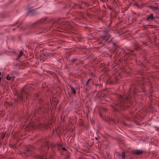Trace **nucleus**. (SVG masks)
<instances>
[{
	"label": "nucleus",
	"mask_w": 159,
	"mask_h": 159,
	"mask_svg": "<svg viewBox=\"0 0 159 159\" xmlns=\"http://www.w3.org/2000/svg\"><path fill=\"white\" fill-rule=\"evenodd\" d=\"M61 149L64 151H66V148L64 147H63L62 146L61 147Z\"/></svg>",
	"instance_id": "obj_7"
},
{
	"label": "nucleus",
	"mask_w": 159,
	"mask_h": 159,
	"mask_svg": "<svg viewBox=\"0 0 159 159\" xmlns=\"http://www.w3.org/2000/svg\"><path fill=\"white\" fill-rule=\"evenodd\" d=\"M6 133V132L4 133L3 134H2V138H3L4 137Z\"/></svg>",
	"instance_id": "obj_9"
},
{
	"label": "nucleus",
	"mask_w": 159,
	"mask_h": 159,
	"mask_svg": "<svg viewBox=\"0 0 159 159\" xmlns=\"http://www.w3.org/2000/svg\"><path fill=\"white\" fill-rule=\"evenodd\" d=\"M22 52L21 50L19 54L18 55L17 57V59H18L20 58L22 56Z\"/></svg>",
	"instance_id": "obj_5"
},
{
	"label": "nucleus",
	"mask_w": 159,
	"mask_h": 159,
	"mask_svg": "<svg viewBox=\"0 0 159 159\" xmlns=\"http://www.w3.org/2000/svg\"><path fill=\"white\" fill-rule=\"evenodd\" d=\"M157 7H153L152 8V9L153 10H154V11H155V10H157Z\"/></svg>",
	"instance_id": "obj_8"
},
{
	"label": "nucleus",
	"mask_w": 159,
	"mask_h": 159,
	"mask_svg": "<svg viewBox=\"0 0 159 159\" xmlns=\"http://www.w3.org/2000/svg\"><path fill=\"white\" fill-rule=\"evenodd\" d=\"M153 19V15L151 14L147 18V20H152Z\"/></svg>",
	"instance_id": "obj_3"
},
{
	"label": "nucleus",
	"mask_w": 159,
	"mask_h": 159,
	"mask_svg": "<svg viewBox=\"0 0 159 159\" xmlns=\"http://www.w3.org/2000/svg\"><path fill=\"white\" fill-rule=\"evenodd\" d=\"M95 139H96V140H97V139H98V138H97L95 137Z\"/></svg>",
	"instance_id": "obj_10"
},
{
	"label": "nucleus",
	"mask_w": 159,
	"mask_h": 159,
	"mask_svg": "<svg viewBox=\"0 0 159 159\" xmlns=\"http://www.w3.org/2000/svg\"><path fill=\"white\" fill-rule=\"evenodd\" d=\"M122 159H125V155L123 152H122Z\"/></svg>",
	"instance_id": "obj_6"
},
{
	"label": "nucleus",
	"mask_w": 159,
	"mask_h": 159,
	"mask_svg": "<svg viewBox=\"0 0 159 159\" xmlns=\"http://www.w3.org/2000/svg\"><path fill=\"white\" fill-rule=\"evenodd\" d=\"M1 75V72H0V75Z\"/></svg>",
	"instance_id": "obj_13"
},
{
	"label": "nucleus",
	"mask_w": 159,
	"mask_h": 159,
	"mask_svg": "<svg viewBox=\"0 0 159 159\" xmlns=\"http://www.w3.org/2000/svg\"><path fill=\"white\" fill-rule=\"evenodd\" d=\"M7 79L8 80H13L14 79V78L13 76H9L8 75L7 77Z\"/></svg>",
	"instance_id": "obj_4"
},
{
	"label": "nucleus",
	"mask_w": 159,
	"mask_h": 159,
	"mask_svg": "<svg viewBox=\"0 0 159 159\" xmlns=\"http://www.w3.org/2000/svg\"><path fill=\"white\" fill-rule=\"evenodd\" d=\"M142 152V151L139 150H137L134 151V154L139 155L141 154Z\"/></svg>",
	"instance_id": "obj_1"
},
{
	"label": "nucleus",
	"mask_w": 159,
	"mask_h": 159,
	"mask_svg": "<svg viewBox=\"0 0 159 159\" xmlns=\"http://www.w3.org/2000/svg\"><path fill=\"white\" fill-rule=\"evenodd\" d=\"M71 92L75 94L76 93V91L75 90V89L74 88H73L71 86H70Z\"/></svg>",
	"instance_id": "obj_2"
},
{
	"label": "nucleus",
	"mask_w": 159,
	"mask_h": 159,
	"mask_svg": "<svg viewBox=\"0 0 159 159\" xmlns=\"http://www.w3.org/2000/svg\"><path fill=\"white\" fill-rule=\"evenodd\" d=\"M89 80H90V79H89V80H88V81H87V83H88V82L89 81Z\"/></svg>",
	"instance_id": "obj_12"
},
{
	"label": "nucleus",
	"mask_w": 159,
	"mask_h": 159,
	"mask_svg": "<svg viewBox=\"0 0 159 159\" xmlns=\"http://www.w3.org/2000/svg\"><path fill=\"white\" fill-rule=\"evenodd\" d=\"M112 43L114 44V45H115V43Z\"/></svg>",
	"instance_id": "obj_11"
}]
</instances>
